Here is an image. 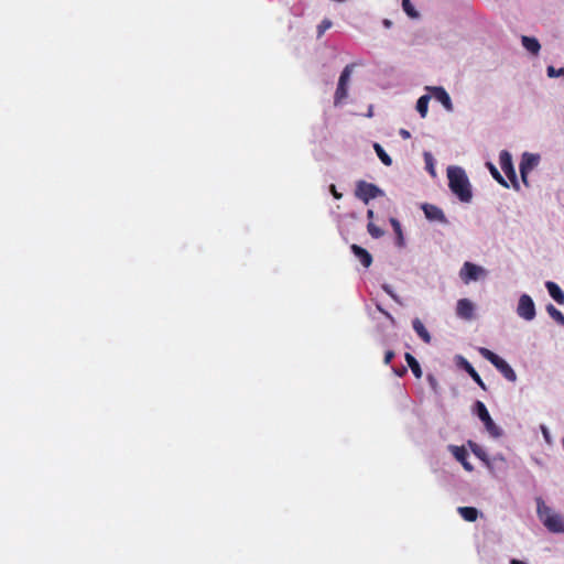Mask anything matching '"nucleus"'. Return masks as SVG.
<instances>
[{
  "mask_svg": "<svg viewBox=\"0 0 564 564\" xmlns=\"http://www.w3.org/2000/svg\"><path fill=\"white\" fill-rule=\"evenodd\" d=\"M458 512L468 522H474L478 518V510L474 507H459Z\"/></svg>",
  "mask_w": 564,
  "mask_h": 564,
  "instance_id": "21",
  "label": "nucleus"
},
{
  "mask_svg": "<svg viewBox=\"0 0 564 564\" xmlns=\"http://www.w3.org/2000/svg\"><path fill=\"white\" fill-rule=\"evenodd\" d=\"M389 221H390L392 229L394 231V235H395L397 247L403 248L405 246V239L403 236V231H402L400 221L394 217H391Z\"/></svg>",
  "mask_w": 564,
  "mask_h": 564,
  "instance_id": "17",
  "label": "nucleus"
},
{
  "mask_svg": "<svg viewBox=\"0 0 564 564\" xmlns=\"http://www.w3.org/2000/svg\"><path fill=\"white\" fill-rule=\"evenodd\" d=\"M425 160H426V163H427V167H429V171L434 174V167H433V164L430 163V161L432 160V156L430 153H425Z\"/></svg>",
  "mask_w": 564,
  "mask_h": 564,
  "instance_id": "34",
  "label": "nucleus"
},
{
  "mask_svg": "<svg viewBox=\"0 0 564 564\" xmlns=\"http://www.w3.org/2000/svg\"><path fill=\"white\" fill-rule=\"evenodd\" d=\"M373 216H375L373 210L372 209H368L367 217L371 220L373 218Z\"/></svg>",
  "mask_w": 564,
  "mask_h": 564,
  "instance_id": "39",
  "label": "nucleus"
},
{
  "mask_svg": "<svg viewBox=\"0 0 564 564\" xmlns=\"http://www.w3.org/2000/svg\"><path fill=\"white\" fill-rule=\"evenodd\" d=\"M422 209L424 212L425 217L429 220H434V221H440V223L446 221V217L440 207L432 205V204H424L422 206Z\"/></svg>",
  "mask_w": 564,
  "mask_h": 564,
  "instance_id": "11",
  "label": "nucleus"
},
{
  "mask_svg": "<svg viewBox=\"0 0 564 564\" xmlns=\"http://www.w3.org/2000/svg\"><path fill=\"white\" fill-rule=\"evenodd\" d=\"M545 286L549 291V294L556 303L564 304V292L555 282L547 281Z\"/></svg>",
  "mask_w": 564,
  "mask_h": 564,
  "instance_id": "16",
  "label": "nucleus"
},
{
  "mask_svg": "<svg viewBox=\"0 0 564 564\" xmlns=\"http://www.w3.org/2000/svg\"><path fill=\"white\" fill-rule=\"evenodd\" d=\"M475 409L478 417L484 423L487 432L492 437H500L501 436V430L496 425L494 420L491 419L486 405L481 401H476Z\"/></svg>",
  "mask_w": 564,
  "mask_h": 564,
  "instance_id": "4",
  "label": "nucleus"
},
{
  "mask_svg": "<svg viewBox=\"0 0 564 564\" xmlns=\"http://www.w3.org/2000/svg\"><path fill=\"white\" fill-rule=\"evenodd\" d=\"M488 166H489V170H490V173L492 175V177L502 186L505 187H509L507 181L501 176V174L499 173V171L496 169V166L491 163H488Z\"/></svg>",
  "mask_w": 564,
  "mask_h": 564,
  "instance_id": "30",
  "label": "nucleus"
},
{
  "mask_svg": "<svg viewBox=\"0 0 564 564\" xmlns=\"http://www.w3.org/2000/svg\"><path fill=\"white\" fill-rule=\"evenodd\" d=\"M354 67H355V64L346 65L339 76L337 88H336L335 96H334L335 106L340 105L348 96V84H349Z\"/></svg>",
  "mask_w": 564,
  "mask_h": 564,
  "instance_id": "3",
  "label": "nucleus"
},
{
  "mask_svg": "<svg viewBox=\"0 0 564 564\" xmlns=\"http://www.w3.org/2000/svg\"><path fill=\"white\" fill-rule=\"evenodd\" d=\"M413 329L417 334V336L425 343L430 344L432 340V337L429 333V330L425 328L424 324L419 318H414L412 322Z\"/></svg>",
  "mask_w": 564,
  "mask_h": 564,
  "instance_id": "18",
  "label": "nucleus"
},
{
  "mask_svg": "<svg viewBox=\"0 0 564 564\" xmlns=\"http://www.w3.org/2000/svg\"><path fill=\"white\" fill-rule=\"evenodd\" d=\"M460 366L482 390H487L485 382L482 381V379L480 378V376L478 375V372L475 370L470 362H468L464 358H460Z\"/></svg>",
  "mask_w": 564,
  "mask_h": 564,
  "instance_id": "15",
  "label": "nucleus"
},
{
  "mask_svg": "<svg viewBox=\"0 0 564 564\" xmlns=\"http://www.w3.org/2000/svg\"><path fill=\"white\" fill-rule=\"evenodd\" d=\"M402 7L404 12L412 19L419 18V12L414 9L410 0H402Z\"/></svg>",
  "mask_w": 564,
  "mask_h": 564,
  "instance_id": "29",
  "label": "nucleus"
},
{
  "mask_svg": "<svg viewBox=\"0 0 564 564\" xmlns=\"http://www.w3.org/2000/svg\"><path fill=\"white\" fill-rule=\"evenodd\" d=\"M404 357H405V361H406L408 366L410 367V369L412 370V373L414 375V377L420 379L422 377V369H421L419 361L410 352H406Z\"/></svg>",
  "mask_w": 564,
  "mask_h": 564,
  "instance_id": "20",
  "label": "nucleus"
},
{
  "mask_svg": "<svg viewBox=\"0 0 564 564\" xmlns=\"http://www.w3.org/2000/svg\"><path fill=\"white\" fill-rule=\"evenodd\" d=\"M367 230L369 235L375 239L381 238L384 235V231L372 221L368 223Z\"/></svg>",
  "mask_w": 564,
  "mask_h": 564,
  "instance_id": "28",
  "label": "nucleus"
},
{
  "mask_svg": "<svg viewBox=\"0 0 564 564\" xmlns=\"http://www.w3.org/2000/svg\"><path fill=\"white\" fill-rule=\"evenodd\" d=\"M382 288L389 295H391L393 299H397L389 285H383Z\"/></svg>",
  "mask_w": 564,
  "mask_h": 564,
  "instance_id": "37",
  "label": "nucleus"
},
{
  "mask_svg": "<svg viewBox=\"0 0 564 564\" xmlns=\"http://www.w3.org/2000/svg\"><path fill=\"white\" fill-rule=\"evenodd\" d=\"M330 192H332L333 196L336 199H340L341 198V194L337 192L335 185H330Z\"/></svg>",
  "mask_w": 564,
  "mask_h": 564,
  "instance_id": "36",
  "label": "nucleus"
},
{
  "mask_svg": "<svg viewBox=\"0 0 564 564\" xmlns=\"http://www.w3.org/2000/svg\"><path fill=\"white\" fill-rule=\"evenodd\" d=\"M479 354L485 359H487L489 362H491L494 366L497 365L501 360V357H499L497 354L489 350L488 348H484V347L479 348Z\"/></svg>",
  "mask_w": 564,
  "mask_h": 564,
  "instance_id": "26",
  "label": "nucleus"
},
{
  "mask_svg": "<svg viewBox=\"0 0 564 564\" xmlns=\"http://www.w3.org/2000/svg\"><path fill=\"white\" fill-rule=\"evenodd\" d=\"M538 514L543 524L551 532H564V524L560 514L553 513L542 500L538 501Z\"/></svg>",
  "mask_w": 564,
  "mask_h": 564,
  "instance_id": "2",
  "label": "nucleus"
},
{
  "mask_svg": "<svg viewBox=\"0 0 564 564\" xmlns=\"http://www.w3.org/2000/svg\"><path fill=\"white\" fill-rule=\"evenodd\" d=\"M499 163H500L501 170L505 172V174L508 176V178L513 183V186L516 188H519L516 171H514L513 163H512V158L508 151L503 150L500 152Z\"/></svg>",
  "mask_w": 564,
  "mask_h": 564,
  "instance_id": "8",
  "label": "nucleus"
},
{
  "mask_svg": "<svg viewBox=\"0 0 564 564\" xmlns=\"http://www.w3.org/2000/svg\"><path fill=\"white\" fill-rule=\"evenodd\" d=\"M393 358H394V351L393 350H387L386 354H384L383 362L386 365H389Z\"/></svg>",
  "mask_w": 564,
  "mask_h": 564,
  "instance_id": "33",
  "label": "nucleus"
},
{
  "mask_svg": "<svg viewBox=\"0 0 564 564\" xmlns=\"http://www.w3.org/2000/svg\"><path fill=\"white\" fill-rule=\"evenodd\" d=\"M448 186L451 191L464 203L471 200L470 183L465 171L458 166L447 169Z\"/></svg>",
  "mask_w": 564,
  "mask_h": 564,
  "instance_id": "1",
  "label": "nucleus"
},
{
  "mask_svg": "<svg viewBox=\"0 0 564 564\" xmlns=\"http://www.w3.org/2000/svg\"><path fill=\"white\" fill-rule=\"evenodd\" d=\"M378 308H379V311H380L382 314H384L388 318L392 319V316L390 315V313H388L387 311H384V310H382V308H380V307H378Z\"/></svg>",
  "mask_w": 564,
  "mask_h": 564,
  "instance_id": "40",
  "label": "nucleus"
},
{
  "mask_svg": "<svg viewBox=\"0 0 564 564\" xmlns=\"http://www.w3.org/2000/svg\"><path fill=\"white\" fill-rule=\"evenodd\" d=\"M510 564H525V563L520 561V560L513 558V560L510 561Z\"/></svg>",
  "mask_w": 564,
  "mask_h": 564,
  "instance_id": "41",
  "label": "nucleus"
},
{
  "mask_svg": "<svg viewBox=\"0 0 564 564\" xmlns=\"http://www.w3.org/2000/svg\"><path fill=\"white\" fill-rule=\"evenodd\" d=\"M522 45L532 54H538L541 47L539 41L530 36H522Z\"/></svg>",
  "mask_w": 564,
  "mask_h": 564,
  "instance_id": "22",
  "label": "nucleus"
},
{
  "mask_svg": "<svg viewBox=\"0 0 564 564\" xmlns=\"http://www.w3.org/2000/svg\"><path fill=\"white\" fill-rule=\"evenodd\" d=\"M399 134L401 135L402 139L406 140V139H410L411 138V133L410 131H408L406 129H400L399 131Z\"/></svg>",
  "mask_w": 564,
  "mask_h": 564,
  "instance_id": "35",
  "label": "nucleus"
},
{
  "mask_svg": "<svg viewBox=\"0 0 564 564\" xmlns=\"http://www.w3.org/2000/svg\"><path fill=\"white\" fill-rule=\"evenodd\" d=\"M542 431H543V434L545 435V437L547 436V429L545 426H542Z\"/></svg>",
  "mask_w": 564,
  "mask_h": 564,
  "instance_id": "42",
  "label": "nucleus"
},
{
  "mask_svg": "<svg viewBox=\"0 0 564 564\" xmlns=\"http://www.w3.org/2000/svg\"><path fill=\"white\" fill-rule=\"evenodd\" d=\"M479 354L485 359H487L489 362H491L494 366L497 365L501 360V357H499L497 354L489 350L488 348H484V347L479 348Z\"/></svg>",
  "mask_w": 564,
  "mask_h": 564,
  "instance_id": "27",
  "label": "nucleus"
},
{
  "mask_svg": "<svg viewBox=\"0 0 564 564\" xmlns=\"http://www.w3.org/2000/svg\"><path fill=\"white\" fill-rule=\"evenodd\" d=\"M350 250L365 268H369L372 264V256L365 248L352 243Z\"/></svg>",
  "mask_w": 564,
  "mask_h": 564,
  "instance_id": "12",
  "label": "nucleus"
},
{
  "mask_svg": "<svg viewBox=\"0 0 564 564\" xmlns=\"http://www.w3.org/2000/svg\"><path fill=\"white\" fill-rule=\"evenodd\" d=\"M332 26V21L328 19H324L321 24L318 25V36H322L326 30H328Z\"/></svg>",
  "mask_w": 564,
  "mask_h": 564,
  "instance_id": "31",
  "label": "nucleus"
},
{
  "mask_svg": "<svg viewBox=\"0 0 564 564\" xmlns=\"http://www.w3.org/2000/svg\"><path fill=\"white\" fill-rule=\"evenodd\" d=\"M430 98L429 95H423L417 99L416 110L422 118H425L427 115Z\"/></svg>",
  "mask_w": 564,
  "mask_h": 564,
  "instance_id": "23",
  "label": "nucleus"
},
{
  "mask_svg": "<svg viewBox=\"0 0 564 564\" xmlns=\"http://www.w3.org/2000/svg\"><path fill=\"white\" fill-rule=\"evenodd\" d=\"M474 304L468 299H460L456 305V314L463 319H471L474 317Z\"/></svg>",
  "mask_w": 564,
  "mask_h": 564,
  "instance_id": "10",
  "label": "nucleus"
},
{
  "mask_svg": "<svg viewBox=\"0 0 564 564\" xmlns=\"http://www.w3.org/2000/svg\"><path fill=\"white\" fill-rule=\"evenodd\" d=\"M373 149H375L378 158L384 165L390 166L392 164V159L390 158V155H388V153L383 150V148L379 143H375Z\"/></svg>",
  "mask_w": 564,
  "mask_h": 564,
  "instance_id": "24",
  "label": "nucleus"
},
{
  "mask_svg": "<svg viewBox=\"0 0 564 564\" xmlns=\"http://www.w3.org/2000/svg\"><path fill=\"white\" fill-rule=\"evenodd\" d=\"M433 97L438 100L446 110L453 109V104L449 95L443 87H433L432 88Z\"/></svg>",
  "mask_w": 564,
  "mask_h": 564,
  "instance_id": "14",
  "label": "nucleus"
},
{
  "mask_svg": "<svg viewBox=\"0 0 564 564\" xmlns=\"http://www.w3.org/2000/svg\"><path fill=\"white\" fill-rule=\"evenodd\" d=\"M487 271L475 263L466 261L459 270V278L465 284H469L471 281H477L480 278L486 276Z\"/></svg>",
  "mask_w": 564,
  "mask_h": 564,
  "instance_id": "6",
  "label": "nucleus"
},
{
  "mask_svg": "<svg viewBox=\"0 0 564 564\" xmlns=\"http://www.w3.org/2000/svg\"><path fill=\"white\" fill-rule=\"evenodd\" d=\"M394 372H395L399 377H402V376L406 372V368L402 367L400 370H394Z\"/></svg>",
  "mask_w": 564,
  "mask_h": 564,
  "instance_id": "38",
  "label": "nucleus"
},
{
  "mask_svg": "<svg viewBox=\"0 0 564 564\" xmlns=\"http://www.w3.org/2000/svg\"><path fill=\"white\" fill-rule=\"evenodd\" d=\"M495 367L501 372V375L509 381H516L517 375L511 366L501 358V360L495 365Z\"/></svg>",
  "mask_w": 564,
  "mask_h": 564,
  "instance_id": "19",
  "label": "nucleus"
},
{
  "mask_svg": "<svg viewBox=\"0 0 564 564\" xmlns=\"http://www.w3.org/2000/svg\"><path fill=\"white\" fill-rule=\"evenodd\" d=\"M382 194V191L377 185L366 181H359L355 191L356 197L361 199L365 204H368L369 200L381 196Z\"/></svg>",
  "mask_w": 564,
  "mask_h": 564,
  "instance_id": "5",
  "label": "nucleus"
},
{
  "mask_svg": "<svg viewBox=\"0 0 564 564\" xmlns=\"http://www.w3.org/2000/svg\"><path fill=\"white\" fill-rule=\"evenodd\" d=\"M547 75H549V77H557V76L564 75V68L555 69L553 66H549Z\"/></svg>",
  "mask_w": 564,
  "mask_h": 564,
  "instance_id": "32",
  "label": "nucleus"
},
{
  "mask_svg": "<svg viewBox=\"0 0 564 564\" xmlns=\"http://www.w3.org/2000/svg\"><path fill=\"white\" fill-rule=\"evenodd\" d=\"M517 312L525 321H532L535 317V306L533 300L528 294L520 296Z\"/></svg>",
  "mask_w": 564,
  "mask_h": 564,
  "instance_id": "7",
  "label": "nucleus"
},
{
  "mask_svg": "<svg viewBox=\"0 0 564 564\" xmlns=\"http://www.w3.org/2000/svg\"><path fill=\"white\" fill-rule=\"evenodd\" d=\"M546 311L555 322L564 326V315L562 314L561 311H558L553 304H549L546 306Z\"/></svg>",
  "mask_w": 564,
  "mask_h": 564,
  "instance_id": "25",
  "label": "nucleus"
},
{
  "mask_svg": "<svg viewBox=\"0 0 564 564\" xmlns=\"http://www.w3.org/2000/svg\"><path fill=\"white\" fill-rule=\"evenodd\" d=\"M539 163V156L530 153H524L520 163V173L522 182L528 186V173Z\"/></svg>",
  "mask_w": 564,
  "mask_h": 564,
  "instance_id": "9",
  "label": "nucleus"
},
{
  "mask_svg": "<svg viewBox=\"0 0 564 564\" xmlns=\"http://www.w3.org/2000/svg\"><path fill=\"white\" fill-rule=\"evenodd\" d=\"M454 457L463 465L467 471H471L474 468L468 462V452L464 446H452L451 447Z\"/></svg>",
  "mask_w": 564,
  "mask_h": 564,
  "instance_id": "13",
  "label": "nucleus"
}]
</instances>
